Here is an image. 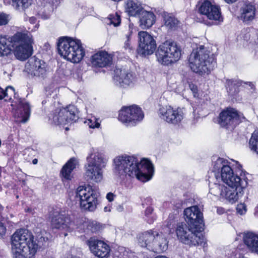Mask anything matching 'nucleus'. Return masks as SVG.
I'll use <instances>...</instances> for the list:
<instances>
[{"label":"nucleus","mask_w":258,"mask_h":258,"mask_svg":"<svg viewBox=\"0 0 258 258\" xmlns=\"http://www.w3.org/2000/svg\"><path fill=\"white\" fill-rule=\"evenodd\" d=\"M113 172L121 180L136 177L145 182L150 180L154 174V167L148 160L139 162L133 156H118L113 160Z\"/></svg>","instance_id":"nucleus-1"},{"label":"nucleus","mask_w":258,"mask_h":258,"mask_svg":"<svg viewBox=\"0 0 258 258\" xmlns=\"http://www.w3.org/2000/svg\"><path fill=\"white\" fill-rule=\"evenodd\" d=\"M188 61L192 71L201 75L208 74L216 65L214 54L204 45L193 49Z\"/></svg>","instance_id":"nucleus-2"},{"label":"nucleus","mask_w":258,"mask_h":258,"mask_svg":"<svg viewBox=\"0 0 258 258\" xmlns=\"http://www.w3.org/2000/svg\"><path fill=\"white\" fill-rule=\"evenodd\" d=\"M58 54L73 63L79 62L85 55V49L80 40L69 37H62L57 44Z\"/></svg>","instance_id":"nucleus-3"},{"label":"nucleus","mask_w":258,"mask_h":258,"mask_svg":"<svg viewBox=\"0 0 258 258\" xmlns=\"http://www.w3.org/2000/svg\"><path fill=\"white\" fill-rule=\"evenodd\" d=\"M107 160L98 152L92 153L87 157L85 165V178L87 181L96 183L101 182L103 178V168Z\"/></svg>","instance_id":"nucleus-4"},{"label":"nucleus","mask_w":258,"mask_h":258,"mask_svg":"<svg viewBox=\"0 0 258 258\" xmlns=\"http://www.w3.org/2000/svg\"><path fill=\"white\" fill-rule=\"evenodd\" d=\"M247 185V181H242L241 184H235V186L227 187L222 184L215 183L210 188V192L222 202L233 204L243 196Z\"/></svg>","instance_id":"nucleus-5"},{"label":"nucleus","mask_w":258,"mask_h":258,"mask_svg":"<svg viewBox=\"0 0 258 258\" xmlns=\"http://www.w3.org/2000/svg\"><path fill=\"white\" fill-rule=\"evenodd\" d=\"M186 222H179L175 227V233L178 240L182 243L190 246L205 244V237L202 230L196 229Z\"/></svg>","instance_id":"nucleus-6"},{"label":"nucleus","mask_w":258,"mask_h":258,"mask_svg":"<svg viewBox=\"0 0 258 258\" xmlns=\"http://www.w3.org/2000/svg\"><path fill=\"white\" fill-rule=\"evenodd\" d=\"M230 163L224 158H219L214 165V171L217 172L215 176L221 178L222 181L229 186H235V184H241L242 181H247L235 174L230 166Z\"/></svg>","instance_id":"nucleus-7"},{"label":"nucleus","mask_w":258,"mask_h":258,"mask_svg":"<svg viewBox=\"0 0 258 258\" xmlns=\"http://www.w3.org/2000/svg\"><path fill=\"white\" fill-rule=\"evenodd\" d=\"M181 52L180 48L176 43L166 41L159 46L156 52V56L160 63L168 66L180 59Z\"/></svg>","instance_id":"nucleus-8"},{"label":"nucleus","mask_w":258,"mask_h":258,"mask_svg":"<svg viewBox=\"0 0 258 258\" xmlns=\"http://www.w3.org/2000/svg\"><path fill=\"white\" fill-rule=\"evenodd\" d=\"M99 193L89 187L79 186L76 190L75 199L81 208L92 211L98 204Z\"/></svg>","instance_id":"nucleus-9"},{"label":"nucleus","mask_w":258,"mask_h":258,"mask_svg":"<svg viewBox=\"0 0 258 258\" xmlns=\"http://www.w3.org/2000/svg\"><path fill=\"white\" fill-rule=\"evenodd\" d=\"M144 114L141 108L136 105L123 107L119 111L118 120L127 126H134L143 120Z\"/></svg>","instance_id":"nucleus-10"},{"label":"nucleus","mask_w":258,"mask_h":258,"mask_svg":"<svg viewBox=\"0 0 258 258\" xmlns=\"http://www.w3.org/2000/svg\"><path fill=\"white\" fill-rule=\"evenodd\" d=\"M245 119L242 114L232 108L223 110L219 116V123L227 128L233 129Z\"/></svg>","instance_id":"nucleus-11"},{"label":"nucleus","mask_w":258,"mask_h":258,"mask_svg":"<svg viewBox=\"0 0 258 258\" xmlns=\"http://www.w3.org/2000/svg\"><path fill=\"white\" fill-rule=\"evenodd\" d=\"M158 114L162 119L174 125H179L181 123L184 116L182 109L179 107L174 109L171 106L160 108Z\"/></svg>","instance_id":"nucleus-12"},{"label":"nucleus","mask_w":258,"mask_h":258,"mask_svg":"<svg viewBox=\"0 0 258 258\" xmlns=\"http://www.w3.org/2000/svg\"><path fill=\"white\" fill-rule=\"evenodd\" d=\"M25 70L31 75L41 78H45L48 72L46 62L35 56L29 58L25 64Z\"/></svg>","instance_id":"nucleus-13"},{"label":"nucleus","mask_w":258,"mask_h":258,"mask_svg":"<svg viewBox=\"0 0 258 258\" xmlns=\"http://www.w3.org/2000/svg\"><path fill=\"white\" fill-rule=\"evenodd\" d=\"M139 39L138 53L146 56L153 54L156 48V43L153 36L146 31L138 33Z\"/></svg>","instance_id":"nucleus-14"},{"label":"nucleus","mask_w":258,"mask_h":258,"mask_svg":"<svg viewBox=\"0 0 258 258\" xmlns=\"http://www.w3.org/2000/svg\"><path fill=\"white\" fill-rule=\"evenodd\" d=\"M184 216L187 224L194 226L196 229L203 230V216L198 206H194L186 208L184 211Z\"/></svg>","instance_id":"nucleus-15"},{"label":"nucleus","mask_w":258,"mask_h":258,"mask_svg":"<svg viewBox=\"0 0 258 258\" xmlns=\"http://www.w3.org/2000/svg\"><path fill=\"white\" fill-rule=\"evenodd\" d=\"M113 80L116 85L125 87L133 85L137 81V76L131 70L117 68L114 70Z\"/></svg>","instance_id":"nucleus-16"},{"label":"nucleus","mask_w":258,"mask_h":258,"mask_svg":"<svg viewBox=\"0 0 258 258\" xmlns=\"http://www.w3.org/2000/svg\"><path fill=\"white\" fill-rule=\"evenodd\" d=\"M34 240L32 233L27 229L17 230L12 236V250L19 249L18 247L29 242Z\"/></svg>","instance_id":"nucleus-17"},{"label":"nucleus","mask_w":258,"mask_h":258,"mask_svg":"<svg viewBox=\"0 0 258 258\" xmlns=\"http://www.w3.org/2000/svg\"><path fill=\"white\" fill-rule=\"evenodd\" d=\"M87 244L89 245L91 252L99 258L105 257L109 253L110 247L109 245L95 237H91L87 241Z\"/></svg>","instance_id":"nucleus-18"},{"label":"nucleus","mask_w":258,"mask_h":258,"mask_svg":"<svg viewBox=\"0 0 258 258\" xmlns=\"http://www.w3.org/2000/svg\"><path fill=\"white\" fill-rule=\"evenodd\" d=\"M125 12L128 16H155L152 12L145 10L138 0H126Z\"/></svg>","instance_id":"nucleus-19"},{"label":"nucleus","mask_w":258,"mask_h":258,"mask_svg":"<svg viewBox=\"0 0 258 258\" xmlns=\"http://www.w3.org/2000/svg\"><path fill=\"white\" fill-rule=\"evenodd\" d=\"M70 217L62 212H55L51 219L52 229L69 230L72 225Z\"/></svg>","instance_id":"nucleus-20"},{"label":"nucleus","mask_w":258,"mask_h":258,"mask_svg":"<svg viewBox=\"0 0 258 258\" xmlns=\"http://www.w3.org/2000/svg\"><path fill=\"white\" fill-rule=\"evenodd\" d=\"M30 106L25 99L20 98L17 108L14 111V116L18 122L25 123L28 121L30 115Z\"/></svg>","instance_id":"nucleus-21"},{"label":"nucleus","mask_w":258,"mask_h":258,"mask_svg":"<svg viewBox=\"0 0 258 258\" xmlns=\"http://www.w3.org/2000/svg\"><path fill=\"white\" fill-rule=\"evenodd\" d=\"M18 248L19 249L12 251L14 258H33L37 251L38 245L33 240Z\"/></svg>","instance_id":"nucleus-22"},{"label":"nucleus","mask_w":258,"mask_h":258,"mask_svg":"<svg viewBox=\"0 0 258 258\" xmlns=\"http://www.w3.org/2000/svg\"><path fill=\"white\" fill-rule=\"evenodd\" d=\"M112 60L111 55L105 51H99L91 57V64L96 67L103 68L109 66L111 64Z\"/></svg>","instance_id":"nucleus-23"},{"label":"nucleus","mask_w":258,"mask_h":258,"mask_svg":"<svg viewBox=\"0 0 258 258\" xmlns=\"http://www.w3.org/2000/svg\"><path fill=\"white\" fill-rule=\"evenodd\" d=\"M12 46L33 43V36L28 30H24L16 33L11 38Z\"/></svg>","instance_id":"nucleus-24"},{"label":"nucleus","mask_w":258,"mask_h":258,"mask_svg":"<svg viewBox=\"0 0 258 258\" xmlns=\"http://www.w3.org/2000/svg\"><path fill=\"white\" fill-rule=\"evenodd\" d=\"M237 39L243 46L252 49L255 48V45L258 43L256 35L254 33H250L246 30L242 31L241 34L237 36Z\"/></svg>","instance_id":"nucleus-25"},{"label":"nucleus","mask_w":258,"mask_h":258,"mask_svg":"<svg viewBox=\"0 0 258 258\" xmlns=\"http://www.w3.org/2000/svg\"><path fill=\"white\" fill-rule=\"evenodd\" d=\"M154 240L151 245H149L150 250L154 252L160 253L166 250L168 247V241L162 234L155 232Z\"/></svg>","instance_id":"nucleus-26"},{"label":"nucleus","mask_w":258,"mask_h":258,"mask_svg":"<svg viewBox=\"0 0 258 258\" xmlns=\"http://www.w3.org/2000/svg\"><path fill=\"white\" fill-rule=\"evenodd\" d=\"M15 49L16 57L20 60H24L28 58L33 52L32 44L12 46Z\"/></svg>","instance_id":"nucleus-27"},{"label":"nucleus","mask_w":258,"mask_h":258,"mask_svg":"<svg viewBox=\"0 0 258 258\" xmlns=\"http://www.w3.org/2000/svg\"><path fill=\"white\" fill-rule=\"evenodd\" d=\"M243 240L248 249L251 252L256 253L258 251V235L252 232H244Z\"/></svg>","instance_id":"nucleus-28"},{"label":"nucleus","mask_w":258,"mask_h":258,"mask_svg":"<svg viewBox=\"0 0 258 258\" xmlns=\"http://www.w3.org/2000/svg\"><path fill=\"white\" fill-rule=\"evenodd\" d=\"M155 231H148L138 235L137 238L138 244L140 246L149 249V245H151L154 240L155 236Z\"/></svg>","instance_id":"nucleus-29"},{"label":"nucleus","mask_w":258,"mask_h":258,"mask_svg":"<svg viewBox=\"0 0 258 258\" xmlns=\"http://www.w3.org/2000/svg\"><path fill=\"white\" fill-rule=\"evenodd\" d=\"M65 113H67L65 110L56 109L49 116L50 123L56 125L67 124V120L64 117Z\"/></svg>","instance_id":"nucleus-30"},{"label":"nucleus","mask_w":258,"mask_h":258,"mask_svg":"<svg viewBox=\"0 0 258 258\" xmlns=\"http://www.w3.org/2000/svg\"><path fill=\"white\" fill-rule=\"evenodd\" d=\"M243 82L236 79H226L225 87L227 92L232 96L236 95L239 92V87L242 85Z\"/></svg>","instance_id":"nucleus-31"},{"label":"nucleus","mask_w":258,"mask_h":258,"mask_svg":"<svg viewBox=\"0 0 258 258\" xmlns=\"http://www.w3.org/2000/svg\"><path fill=\"white\" fill-rule=\"evenodd\" d=\"M65 110L67 113H65V119L67 120V123L72 121H76L79 118V111L77 108L73 105H70L66 108H62Z\"/></svg>","instance_id":"nucleus-32"},{"label":"nucleus","mask_w":258,"mask_h":258,"mask_svg":"<svg viewBox=\"0 0 258 258\" xmlns=\"http://www.w3.org/2000/svg\"><path fill=\"white\" fill-rule=\"evenodd\" d=\"M75 161V159L72 158L63 166L60 173L62 176L65 179H71L72 172L76 168Z\"/></svg>","instance_id":"nucleus-33"},{"label":"nucleus","mask_w":258,"mask_h":258,"mask_svg":"<svg viewBox=\"0 0 258 258\" xmlns=\"http://www.w3.org/2000/svg\"><path fill=\"white\" fill-rule=\"evenodd\" d=\"M12 43L11 40H9L4 36H0V56L8 55L12 50Z\"/></svg>","instance_id":"nucleus-34"},{"label":"nucleus","mask_w":258,"mask_h":258,"mask_svg":"<svg viewBox=\"0 0 258 258\" xmlns=\"http://www.w3.org/2000/svg\"><path fill=\"white\" fill-rule=\"evenodd\" d=\"M197 22L207 26L218 25L223 22V17H195Z\"/></svg>","instance_id":"nucleus-35"},{"label":"nucleus","mask_w":258,"mask_h":258,"mask_svg":"<svg viewBox=\"0 0 258 258\" xmlns=\"http://www.w3.org/2000/svg\"><path fill=\"white\" fill-rule=\"evenodd\" d=\"M240 11L241 16H255L256 14L255 6L251 3L244 4Z\"/></svg>","instance_id":"nucleus-36"},{"label":"nucleus","mask_w":258,"mask_h":258,"mask_svg":"<svg viewBox=\"0 0 258 258\" xmlns=\"http://www.w3.org/2000/svg\"><path fill=\"white\" fill-rule=\"evenodd\" d=\"M249 144L251 150L258 155V130L255 131L252 133L249 140Z\"/></svg>","instance_id":"nucleus-37"},{"label":"nucleus","mask_w":258,"mask_h":258,"mask_svg":"<svg viewBox=\"0 0 258 258\" xmlns=\"http://www.w3.org/2000/svg\"><path fill=\"white\" fill-rule=\"evenodd\" d=\"M211 3L210 0H204L201 2L198 9L199 14L206 16L209 15V9L211 8L210 7Z\"/></svg>","instance_id":"nucleus-38"},{"label":"nucleus","mask_w":258,"mask_h":258,"mask_svg":"<svg viewBox=\"0 0 258 258\" xmlns=\"http://www.w3.org/2000/svg\"><path fill=\"white\" fill-rule=\"evenodd\" d=\"M155 17H140V26L142 29L150 28L155 22Z\"/></svg>","instance_id":"nucleus-39"},{"label":"nucleus","mask_w":258,"mask_h":258,"mask_svg":"<svg viewBox=\"0 0 258 258\" xmlns=\"http://www.w3.org/2000/svg\"><path fill=\"white\" fill-rule=\"evenodd\" d=\"M165 26L168 29H175L178 25L179 21L176 17H164Z\"/></svg>","instance_id":"nucleus-40"},{"label":"nucleus","mask_w":258,"mask_h":258,"mask_svg":"<svg viewBox=\"0 0 258 258\" xmlns=\"http://www.w3.org/2000/svg\"><path fill=\"white\" fill-rule=\"evenodd\" d=\"M101 229V225L100 223L96 221L90 222L87 226V230L88 232L92 233H97Z\"/></svg>","instance_id":"nucleus-41"},{"label":"nucleus","mask_w":258,"mask_h":258,"mask_svg":"<svg viewBox=\"0 0 258 258\" xmlns=\"http://www.w3.org/2000/svg\"><path fill=\"white\" fill-rule=\"evenodd\" d=\"M102 21L107 25H113L116 27L120 25L121 19L120 17H104Z\"/></svg>","instance_id":"nucleus-42"},{"label":"nucleus","mask_w":258,"mask_h":258,"mask_svg":"<svg viewBox=\"0 0 258 258\" xmlns=\"http://www.w3.org/2000/svg\"><path fill=\"white\" fill-rule=\"evenodd\" d=\"M153 209L151 207L147 208L145 211V218L147 222L149 223H152L156 220V217L153 214Z\"/></svg>","instance_id":"nucleus-43"},{"label":"nucleus","mask_w":258,"mask_h":258,"mask_svg":"<svg viewBox=\"0 0 258 258\" xmlns=\"http://www.w3.org/2000/svg\"><path fill=\"white\" fill-rule=\"evenodd\" d=\"M211 8L209 9V15L207 16H222L220 7L214 3H211Z\"/></svg>","instance_id":"nucleus-44"},{"label":"nucleus","mask_w":258,"mask_h":258,"mask_svg":"<svg viewBox=\"0 0 258 258\" xmlns=\"http://www.w3.org/2000/svg\"><path fill=\"white\" fill-rule=\"evenodd\" d=\"M13 5L16 6L17 9H19L20 6L23 9L28 8L31 4L32 0H12Z\"/></svg>","instance_id":"nucleus-45"},{"label":"nucleus","mask_w":258,"mask_h":258,"mask_svg":"<svg viewBox=\"0 0 258 258\" xmlns=\"http://www.w3.org/2000/svg\"><path fill=\"white\" fill-rule=\"evenodd\" d=\"M149 12H152L155 16H156V15H158V16H170V15L171 14L165 11L162 8L159 7L152 8L151 10Z\"/></svg>","instance_id":"nucleus-46"},{"label":"nucleus","mask_w":258,"mask_h":258,"mask_svg":"<svg viewBox=\"0 0 258 258\" xmlns=\"http://www.w3.org/2000/svg\"><path fill=\"white\" fill-rule=\"evenodd\" d=\"M85 123H86L90 128H94L95 127H99L100 126V123L98 122V119L94 116H92L91 118L86 120L85 121Z\"/></svg>","instance_id":"nucleus-47"},{"label":"nucleus","mask_w":258,"mask_h":258,"mask_svg":"<svg viewBox=\"0 0 258 258\" xmlns=\"http://www.w3.org/2000/svg\"><path fill=\"white\" fill-rule=\"evenodd\" d=\"M4 93L5 97H9L10 99H11L13 95L15 97V95H16L14 88L11 86L8 87L6 90L4 91Z\"/></svg>","instance_id":"nucleus-48"},{"label":"nucleus","mask_w":258,"mask_h":258,"mask_svg":"<svg viewBox=\"0 0 258 258\" xmlns=\"http://www.w3.org/2000/svg\"><path fill=\"white\" fill-rule=\"evenodd\" d=\"M237 212L240 215H243L246 212V206L244 204L238 205L236 208Z\"/></svg>","instance_id":"nucleus-49"},{"label":"nucleus","mask_w":258,"mask_h":258,"mask_svg":"<svg viewBox=\"0 0 258 258\" xmlns=\"http://www.w3.org/2000/svg\"><path fill=\"white\" fill-rule=\"evenodd\" d=\"M132 34V32H130L128 35H126L127 40L124 42V47L125 49H128L130 51L132 50V46H131L130 37Z\"/></svg>","instance_id":"nucleus-50"},{"label":"nucleus","mask_w":258,"mask_h":258,"mask_svg":"<svg viewBox=\"0 0 258 258\" xmlns=\"http://www.w3.org/2000/svg\"><path fill=\"white\" fill-rule=\"evenodd\" d=\"M254 17H238L239 20L242 21L245 24L249 25Z\"/></svg>","instance_id":"nucleus-51"},{"label":"nucleus","mask_w":258,"mask_h":258,"mask_svg":"<svg viewBox=\"0 0 258 258\" xmlns=\"http://www.w3.org/2000/svg\"><path fill=\"white\" fill-rule=\"evenodd\" d=\"M6 228L3 224L0 222V236L3 237L6 233Z\"/></svg>","instance_id":"nucleus-52"},{"label":"nucleus","mask_w":258,"mask_h":258,"mask_svg":"<svg viewBox=\"0 0 258 258\" xmlns=\"http://www.w3.org/2000/svg\"><path fill=\"white\" fill-rule=\"evenodd\" d=\"M189 87L190 90H191V91L192 92V93L194 94V96H195L196 94L198 92V89H197V86H196L195 85H194L193 84H191L189 85Z\"/></svg>","instance_id":"nucleus-53"},{"label":"nucleus","mask_w":258,"mask_h":258,"mask_svg":"<svg viewBox=\"0 0 258 258\" xmlns=\"http://www.w3.org/2000/svg\"><path fill=\"white\" fill-rule=\"evenodd\" d=\"M9 20L7 17H0V26L5 25L8 24Z\"/></svg>","instance_id":"nucleus-54"},{"label":"nucleus","mask_w":258,"mask_h":258,"mask_svg":"<svg viewBox=\"0 0 258 258\" xmlns=\"http://www.w3.org/2000/svg\"><path fill=\"white\" fill-rule=\"evenodd\" d=\"M114 197V195L112 192H109L106 195V198L108 200V201L110 202L113 201Z\"/></svg>","instance_id":"nucleus-55"},{"label":"nucleus","mask_w":258,"mask_h":258,"mask_svg":"<svg viewBox=\"0 0 258 258\" xmlns=\"http://www.w3.org/2000/svg\"><path fill=\"white\" fill-rule=\"evenodd\" d=\"M36 17H29L28 19V21L32 24L36 23Z\"/></svg>","instance_id":"nucleus-56"},{"label":"nucleus","mask_w":258,"mask_h":258,"mask_svg":"<svg viewBox=\"0 0 258 258\" xmlns=\"http://www.w3.org/2000/svg\"><path fill=\"white\" fill-rule=\"evenodd\" d=\"M5 97L4 90L0 88V100L3 99Z\"/></svg>","instance_id":"nucleus-57"},{"label":"nucleus","mask_w":258,"mask_h":258,"mask_svg":"<svg viewBox=\"0 0 258 258\" xmlns=\"http://www.w3.org/2000/svg\"><path fill=\"white\" fill-rule=\"evenodd\" d=\"M254 215L256 218H258V204L254 208Z\"/></svg>","instance_id":"nucleus-58"},{"label":"nucleus","mask_w":258,"mask_h":258,"mask_svg":"<svg viewBox=\"0 0 258 258\" xmlns=\"http://www.w3.org/2000/svg\"><path fill=\"white\" fill-rule=\"evenodd\" d=\"M217 212L219 214H222L224 213V210L222 208H218L217 209Z\"/></svg>","instance_id":"nucleus-59"},{"label":"nucleus","mask_w":258,"mask_h":258,"mask_svg":"<svg viewBox=\"0 0 258 258\" xmlns=\"http://www.w3.org/2000/svg\"><path fill=\"white\" fill-rule=\"evenodd\" d=\"M227 4H231L236 2L237 0H224Z\"/></svg>","instance_id":"nucleus-60"},{"label":"nucleus","mask_w":258,"mask_h":258,"mask_svg":"<svg viewBox=\"0 0 258 258\" xmlns=\"http://www.w3.org/2000/svg\"><path fill=\"white\" fill-rule=\"evenodd\" d=\"M232 161L235 162L236 163V164L237 165V168L239 170H241V168H242L241 165H240L237 161H233V160H232Z\"/></svg>","instance_id":"nucleus-61"},{"label":"nucleus","mask_w":258,"mask_h":258,"mask_svg":"<svg viewBox=\"0 0 258 258\" xmlns=\"http://www.w3.org/2000/svg\"><path fill=\"white\" fill-rule=\"evenodd\" d=\"M104 210L105 212H110L111 211L110 207H105Z\"/></svg>","instance_id":"nucleus-62"},{"label":"nucleus","mask_w":258,"mask_h":258,"mask_svg":"<svg viewBox=\"0 0 258 258\" xmlns=\"http://www.w3.org/2000/svg\"><path fill=\"white\" fill-rule=\"evenodd\" d=\"M117 210L119 211H122L123 210V207L122 206L119 205L117 207Z\"/></svg>","instance_id":"nucleus-63"},{"label":"nucleus","mask_w":258,"mask_h":258,"mask_svg":"<svg viewBox=\"0 0 258 258\" xmlns=\"http://www.w3.org/2000/svg\"><path fill=\"white\" fill-rule=\"evenodd\" d=\"M38 162V160L37 159H34L32 161V163L33 164H36Z\"/></svg>","instance_id":"nucleus-64"}]
</instances>
